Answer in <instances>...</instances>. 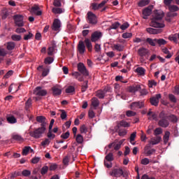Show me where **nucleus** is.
I'll return each instance as SVG.
<instances>
[{
    "label": "nucleus",
    "instance_id": "f257e3e1",
    "mask_svg": "<svg viewBox=\"0 0 179 179\" xmlns=\"http://www.w3.org/2000/svg\"><path fill=\"white\" fill-rule=\"evenodd\" d=\"M164 17V13L162 10H155L153 14V17L151 20L150 26L156 29H163L166 25L162 22V19Z\"/></svg>",
    "mask_w": 179,
    "mask_h": 179
},
{
    "label": "nucleus",
    "instance_id": "f03ea898",
    "mask_svg": "<svg viewBox=\"0 0 179 179\" xmlns=\"http://www.w3.org/2000/svg\"><path fill=\"white\" fill-rule=\"evenodd\" d=\"M158 118H159V120L158 121L159 127H162V128H167V127L170 125V122L167 120L169 116L166 115L164 111H162L159 114Z\"/></svg>",
    "mask_w": 179,
    "mask_h": 179
},
{
    "label": "nucleus",
    "instance_id": "7ed1b4c3",
    "mask_svg": "<svg viewBox=\"0 0 179 179\" xmlns=\"http://www.w3.org/2000/svg\"><path fill=\"white\" fill-rule=\"evenodd\" d=\"M47 130V127H39L36 129L34 131H30L29 135L32 138H35L36 139H38L43 136V134Z\"/></svg>",
    "mask_w": 179,
    "mask_h": 179
},
{
    "label": "nucleus",
    "instance_id": "20e7f679",
    "mask_svg": "<svg viewBox=\"0 0 179 179\" xmlns=\"http://www.w3.org/2000/svg\"><path fill=\"white\" fill-rule=\"evenodd\" d=\"M87 23H89V24L95 26V24H97V22H98L97 15L93 13V12L89 11L87 13Z\"/></svg>",
    "mask_w": 179,
    "mask_h": 179
},
{
    "label": "nucleus",
    "instance_id": "39448f33",
    "mask_svg": "<svg viewBox=\"0 0 179 179\" xmlns=\"http://www.w3.org/2000/svg\"><path fill=\"white\" fill-rule=\"evenodd\" d=\"M109 176L111 177H115L116 178H118V177H122V176H124L122 167L113 168L111 171L109 172Z\"/></svg>",
    "mask_w": 179,
    "mask_h": 179
},
{
    "label": "nucleus",
    "instance_id": "423d86ee",
    "mask_svg": "<svg viewBox=\"0 0 179 179\" xmlns=\"http://www.w3.org/2000/svg\"><path fill=\"white\" fill-rule=\"evenodd\" d=\"M77 69L78 72L81 73V75H83V76H89V70H87L86 66H85V64L79 62L77 64Z\"/></svg>",
    "mask_w": 179,
    "mask_h": 179
},
{
    "label": "nucleus",
    "instance_id": "0eeeda50",
    "mask_svg": "<svg viewBox=\"0 0 179 179\" xmlns=\"http://www.w3.org/2000/svg\"><path fill=\"white\" fill-rule=\"evenodd\" d=\"M15 24L18 27H23L24 26V22H23V15H15L13 16Z\"/></svg>",
    "mask_w": 179,
    "mask_h": 179
},
{
    "label": "nucleus",
    "instance_id": "6e6552de",
    "mask_svg": "<svg viewBox=\"0 0 179 179\" xmlns=\"http://www.w3.org/2000/svg\"><path fill=\"white\" fill-rule=\"evenodd\" d=\"M125 141V139H122L117 143L115 141L110 143L108 145V149H111L112 148H114V150H120L121 149V145L124 143Z\"/></svg>",
    "mask_w": 179,
    "mask_h": 179
},
{
    "label": "nucleus",
    "instance_id": "1a4fd4ad",
    "mask_svg": "<svg viewBox=\"0 0 179 179\" xmlns=\"http://www.w3.org/2000/svg\"><path fill=\"white\" fill-rule=\"evenodd\" d=\"M148 54H149V50H148L145 48H141L138 49V55H139V57H141L140 61L141 62H143V61H145V59H143V57H146L148 55Z\"/></svg>",
    "mask_w": 179,
    "mask_h": 179
},
{
    "label": "nucleus",
    "instance_id": "9d476101",
    "mask_svg": "<svg viewBox=\"0 0 179 179\" xmlns=\"http://www.w3.org/2000/svg\"><path fill=\"white\" fill-rule=\"evenodd\" d=\"M47 94H48L47 90H43V88H41V87H37L34 90V94H35V96H47Z\"/></svg>",
    "mask_w": 179,
    "mask_h": 179
},
{
    "label": "nucleus",
    "instance_id": "9b49d317",
    "mask_svg": "<svg viewBox=\"0 0 179 179\" xmlns=\"http://www.w3.org/2000/svg\"><path fill=\"white\" fill-rule=\"evenodd\" d=\"M148 120H149L150 121H159V117H157V114L156 112H153L152 111V109H149L148 113Z\"/></svg>",
    "mask_w": 179,
    "mask_h": 179
},
{
    "label": "nucleus",
    "instance_id": "f8f14e48",
    "mask_svg": "<svg viewBox=\"0 0 179 179\" xmlns=\"http://www.w3.org/2000/svg\"><path fill=\"white\" fill-rule=\"evenodd\" d=\"M160 99H162V94H156L155 96L151 97L150 99V101L152 106L157 107L159 106V100H160Z\"/></svg>",
    "mask_w": 179,
    "mask_h": 179
},
{
    "label": "nucleus",
    "instance_id": "ddd939ff",
    "mask_svg": "<svg viewBox=\"0 0 179 179\" xmlns=\"http://www.w3.org/2000/svg\"><path fill=\"white\" fill-rule=\"evenodd\" d=\"M102 36L103 34H101V32L94 31L91 36V41L92 43H96V41H99Z\"/></svg>",
    "mask_w": 179,
    "mask_h": 179
},
{
    "label": "nucleus",
    "instance_id": "4468645a",
    "mask_svg": "<svg viewBox=\"0 0 179 179\" xmlns=\"http://www.w3.org/2000/svg\"><path fill=\"white\" fill-rule=\"evenodd\" d=\"M145 103L143 101L133 102L130 105L131 110H138V108H143Z\"/></svg>",
    "mask_w": 179,
    "mask_h": 179
},
{
    "label": "nucleus",
    "instance_id": "2eb2a0df",
    "mask_svg": "<svg viewBox=\"0 0 179 179\" xmlns=\"http://www.w3.org/2000/svg\"><path fill=\"white\" fill-rule=\"evenodd\" d=\"M47 119L45 117L41 115V116H37L36 117V121L39 124H41V127L43 128H47V122H46Z\"/></svg>",
    "mask_w": 179,
    "mask_h": 179
},
{
    "label": "nucleus",
    "instance_id": "dca6fc26",
    "mask_svg": "<svg viewBox=\"0 0 179 179\" xmlns=\"http://www.w3.org/2000/svg\"><path fill=\"white\" fill-rule=\"evenodd\" d=\"M113 162L114 157H106L103 161V164L107 169H111V167H113Z\"/></svg>",
    "mask_w": 179,
    "mask_h": 179
},
{
    "label": "nucleus",
    "instance_id": "f3484780",
    "mask_svg": "<svg viewBox=\"0 0 179 179\" xmlns=\"http://www.w3.org/2000/svg\"><path fill=\"white\" fill-rule=\"evenodd\" d=\"M61 28V21L58 19H55L53 24L52 25V30L54 31H59V29Z\"/></svg>",
    "mask_w": 179,
    "mask_h": 179
},
{
    "label": "nucleus",
    "instance_id": "a211bd4d",
    "mask_svg": "<svg viewBox=\"0 0 179 179\" xmlns=\"http://www.w3.org/2000/svg\"><path fill=\"white\" fill-rule=\"evenodd\" d=\"M30 12L34 15H36V16H41L43 13L41 10H40V7H38V5H34V6H32Z\"/></svg>",
    "mask_w": 179,
    "mask_h": 179
},
{
    "label": "nucleus",
    "instance_id": "6ab92c4d",
    "mask_svg": "<svg viewBox=\"0 0 179 179\" xmlns=\"http://www.w3.org/2000/svg\"><path fill=\"white\" fill-rule=\"evenodd\" d=\"M152 6H148L143 10V18L148 19V16L152 15Z\"/></svg>",
    "mask_w": 179,
    "mask_h": 179
},
{
    "label": "nucleus",
    "instance_id": "aec40b11",
    "mask_svg": "<svg viewBox=\"0 0 179 179\" xmlns=\"http://www.w3.org/2000/svg\"><path fill=\"white\" fill-rule=\"evenodd\" d=\"M78 51L79 54L81 55L85 54V51H86V46L85 45V43L83 41H80L78 43Z\"/></svg>",
    "mask_w": 179,
    "mask_h": 179
},
{
    "label": "nucleus",
    "instance_id": "412c9836",
    "mask_svg": "<svg viewBox=\"0 0 179 179\" xmlns=\"http://www.w3.org/2000/svg\"><path fill=\"white\" fill-rule=\"evenodd\" d=\"M162 142V136H157L156 137H152L150 138L149 143L150 145H159V143Z\"/></svg>",
    "mask_w": 179,
    "mask_h": 179
},
{
    "label": "nucleus",
    "instance_id": "4be33fe9",
    "mask_svg": "<svg viewBox=\"0 0 179 179\" xmlns=\"http://www.w3.org/2000/svg\"><path fill=\"white\" fill-rule=\"evenodd\" d=\"M107 3V1H101L99 4H97L96 3H92V10H99V9H101L104 5Z\"/></svg>",
    "mask_w": 179,
    "mask_h": 179
},
{
    "label": "nucleus",
    "instance_id": "5701e85b",
    "mask_svg": "<svg viewBox=\"0 0 179 179\" xmlns=\"http://www.w3.org/2000/svg\"><path fill=\"white\" fill-rule=\"evenodd\" d=\"M63 169H65V166L64 165H58L57 164H51L49 167V170L50 171H54L55 170H62Z\"/></svg>",
    "mask_w": 179,
    "mask_h": 179
},
{
    "label": "nucleus",
    "instance_id": "b1692460",
    "mask_svg": "<svg viewBox=\"0 0 179 179\" xmlns=\"http://www.w3.org/2000/svg\"><path fill=\"white\" fill-rule=\"evenodd\" d=\"M71 76L77 79L78 82H83L84 78L83 76L78 71H74L71 73Z\"/></svg>",
    "mask_w": 179,
    "mask_h": 179
},
{
    "label": "nucleus",
    "instance_id": "393cba45",
    "mask_svg": "<svg viewBox=\"0 0 179 179\" xmlns=\"http://www.w3.org/2000/svg\"><path fill=\"white\" fill-rule=\"evenodd\" d=\"M29 153L33 154V153H34V150L29 146L24 147L22 150V156H27V155H29Z\"/></svg>",
    "mask_w": 179,
    "mask_h": 179
},
{
    "label": "nucleus",
    "instance_id": "a878e982",
    "mask_svg": "<svg viewBox=\"0 0 179 179\" xmlns=\"http://www.w3.org/2000/svg\"><path fill=\"white\" fill-rule=\"evenodd\" d=\"M177 38H178V34H171L168 37V40H169V41H172L175 44H178V40Z\"/></svg>",
    "mask_w": 179,
    "mask_h": 179
},
{
    "label": "nucleus",
    "instance_id": "bb28decb",
    "mask_svg": "<svg viewBox=\"0 0 179 179\" xmlns=\"http://www.w3.org/2000/svg\"><path fill=\"white\" fill-rule=\"evenodd\" d=\"M117 128H121V127H123V128H129L130 124L127 122L122 120L117 122Z\"/></svg>",
    "mask_w": 179,
    "mask_h": 179
},
{
    "label": "nucleus",
    "instance_id": "cd10ccee",
    "mask_svg": "<svg viewBox=\"0 0 179 179\" xmlns=\"http://www.w3.org/2000/svg\"><path fill=\"white\" fill-rule=\"evenodd\" d=\"M146 31L149 34H159L162 33V31L160 29H153V28H150V27L147 28Z\"/></svg>",
    "mask_w": 179,
    "mask_h": 179
},
{
    "label": "nucleus",
    "instance_id": "c85d7f7f",
    "mask_svg": "<svg viewBox=\"0 0 179 179\" xmlns=\"http://www.w3.org/2000/svg\"><path fill=\"white\" fill-rule=\"evenodd\" d=\"M85 43L88 51L92 52V50H93V45H92V41H90V39L85 38Z\"/></svg>",
    "mask_w": 179,
    "mask_h": 179
},
{
    "label": "nucleus",
    "instance_id": "c756f323",
    "mask_svg": "<svg viewBox=\"0 0 179 179\" xmlns=\"http://www.w3.org/2000/svg\"><path fill=\"white\" fill-rule=\"evenodd\" d=\"M155 152V149L149 150V146L148 145H146L144 148V153L145 154V156H150V155H153Z\"/></svg>",
    "mask_w": 179,
    "mask_h": 179
},
{
    "label": "nucleus",
    "instance_id": "7c9ffc66",
    "mask_svg": "<svg viewBox=\"0 0 179 179\" xmlns=\"http://www.w3.org/2000/svg\"><path fill=\"white\" fill-rule=\"evenodd\" d=\"M177 13H174L173 11H169L166 13V20L167 22H171V20L169 17H176L177 16Z\"/></svg>",
    "mask_w": 179,
    "mask_h": 179
},
{
    "label": "nucleus",
    "instance_id": "2f4dec72",
    "mask_svg": "<svg viewBox=\"0 0 179 179\" xmlns=\"http://www.w3.org/2000/svg\"><path fill=\"white\" fill-rule=\"evenodd\" d=\"M141 90V85H138L136 86H130L129 87V92L131 93H135L136 92H139Z\"/></svg>",
    "mask_w": 179,
    "mask_h": 179
},
{
    "label": "nucleus",
    "instance_id": "473e14b6",
    "mask_svg": "<svg viewBox=\"0 0 179 179\" xmlns=\"http://www.w3.org/2000/svg\"><path fill=\"white\" fill-rule=\"evenodd\" d=\"M162 51L164 54L167 55L165 57V58H166L167 59H170V58H171L173 57V53H170V51L169 50V49L167 48H162Z\"/></svg>",
    "mask_w": 179,
    "mask_h": 179
},
{
    "label": "nucleus",
    "instance_id": "72a5a7b5",
    "mask_svg": "<svg viewBox=\"0 0 179 179\" xmlns=\"http://www.w3.org/2000/svg\"><path fill=\"white\" fill-rule=\"evenodd\" d=\"M53 96H59L62 93V90L58 88V87H53L52 88Z\"/></svg>",
    "mask_w": 179,
    "mask_h": 179
},
{
    "label": "nucleus",
    "instance_id": "f704fd0d",
    "mask_svg": "<svg viewBox=\"0 0 179 179\" xmlns=\"http://www.w3.org/2000/svg\"><path fill=\"white\" fill-rule=\"evenodd\" d=\"M113 50H115L116 51H119L120 52L124 51V45L116 43L113 45Z\"/></svg>",
    "mask_w": 179,
    "mask_h": 179
},
{
    "label": "nucleus",
    "instance_id": "c9c22d12",
    "mask_svg": "<svg viewBox=\"0 0 179 179\" xmlns=\"http://www.w3.org/2000/svg\"><path fill=\"white\" fill-rule=\"evenodd\" d=\"M146 43H148L152 47H156L157 38L152 39L151 38H147Z\"/></svg>",
    "mask_w": 179,
    "mask_h": 179
},
{
    "label": "nucleus",
    "instance_id": "e433bc0d",
    "mask_svg": "<svg viewBox=\"0 0 179 179\" xmlns=\"http://www.w3.org/2000/svg\"><path fill=\"white\" fill-rule=\"evenodd\" d=\"M96 96L99 99H104V96H106V91L99 90L96 91Z\"/></svg>",
    "mask_w": 179,
    "mask_h": 179
},
{
    "label": "nucleus",
    "instance_id": "4c0bfd02",
    "mask_svg": "<svg viewBox=\"0 0 179 179\" xmlns=\"http://www.w3.org/2000/svg\"><path fill=\"white\" fill-rule=\"evenodd\" d=\"M166 6H168L169 10L170 12L174 13V12H178V10H179V8L176 5L169 4V5H166Z\"/></svg>",
    "mask_w": 179,
    "mask_h": 179
},
{
    "label": "nucleus",
    "instance_id": "58836bf2",
    "mask_svg": "<svg viewBox=\"0 0 179 179\" xmlns=\"http://www.w3.org/2000/svg\"><path fill=\"white\" fill-rule=\"evenodd\" d=\"M12 138L14 141H17V142H23L24 141V138L19 134H13Z\"/></svg>",
    "mask_w": 179,
    "mask_h": 179
},
{
    "label": "nucleus",
    "instance_id": "ea45409f",
    "mask_svg": "<svg viewBox=\"0 0 179 179\" xmlns=\"http://www.w3.org/2000/svg\"><path fill=\"white\" fill-rule=\"evenodd\" d=\"M150 3V0H141L138 2V5L141 8H143V6H146Z\"/></svg>",
    "mask_w": 179,
    "mask_h": 179
},
{
    "label": "nucleus",
    "instance_id": "a19ab883",
    "mask_svg": "<svg viewBox=\"0 0 179 179\" xmlns=\"http://www.w3.org/2000/svg\"><path fill=\"white\" fill-rule=\"evenodd\" d=\"M100 104V102L99 101V99L96 97H94L92 99V106L93 107H99V105Z\"/></svg>",
    "mask_w": 179,
    "mask_h": 179
},
{
    "label": "nucleus",
    "instance_id": "79ce46f5",
    "mask_svg": "<svg viewBox=\"0 0 179 179\" xmlns=\"http://www.w3.org/2000/svg\"><path fill=\"white\" fill-rule=\"evenodd\" d=\"M88 83H89V81L86 80L84 82L83 85L81 86L82 93H85V92L87 90V88L89 87V85H87Z\"/></svg>",
    "mask_w": 179,
    "mask_h": 179
},
{
    "label": "nucleus",
    "instance_id": "37998d69",
    "mask_svg": "<svg viewBox=\"0 0 179 179\" xmlns=\"http://www.w3.org/2000/svg\"><path fill=\"white\" fill-rule=\"evenodd\" d=\"M5 157H8L9 156H13V157H20V154H18V153H14L13 155H12V153H10V152H5L3 154V155Z\"/></svg>",
    "mask_w": 179,
    "mask_h": 179
},
{
    "label": "nucleus",
    "instance_id": "c03bdc74",
    "mask_svg": "<svg viewBox=\"0 0 179 179\" xmlns=\"http://www.w3.org/2000/svg\"><path fill=\"white\" fill-rule=\"evenodd\" d=\"M162 134H163V129L162 128L158 127V128H156L154 130V135L155 136H158L159 135H162Z\"/></svg>",
    "mask_w": 179,
    "mask_h": 179
},
{
    "label": "nucleus",
    "instance_id": "a18cd8bd",
    "mask_svg": "<svg viewBox=\"0 0 179 179\" xmlns=\"http://www.w3.org/2000/svg\"><path fill=\"white\" fill-rule=\"evenodd\" d=\"M15 42H8L7 43V50H8V51H12V50H15Z\"/></svg>",
    "mask_w": 179,
    "mask_h": 179
},
{
    "label": "nucleus",
    "instance_id": "49530a36",
    "mask_svg": "<svg viewBox=\"0 0 179 179\" xmlns=\"http://www.w3.org/2000/svg\"><path fill=\"white\" fill-rule=\"evenodd\" d=\"M136 72H137V73H138V75L143 76V75H145V70L143 67H138L136 69Z\"/></svg>",
    "mask_w": 179,
    "mask_h": 179
},
{
    "label": "nucleus",
    "instance_id": "de8ad7c7",
    "mask_svg": "<svg viewBox=\"0 0 179 179\" xmlns=\"http://www.w3.org/2000/svg\"><path fill=\"white\" fill-rule=\"evenodd\" d=\"M7 121L9 122V124H16V122H17V120L14 116L7 117Z\"/></svg>",
    "mask_w": 179,
    "mask_h": 179
},
{
    "label": "nucleus",
    "instance_id": "09e8293b",
    "mask_svg": "<svg viewBox=\"0 0 179 179\" xmlns=\"http://www.w3.org/2000/svg\"><path fill=\"white\" fill-rule=\"evenodd\" d=\"M169 139H170V131H166L164 136V143L166 144Z\"/></svg>",
    "mask_w": 179,
    "mask_h": 179
},
{
    "label": "nucleus",
    "instance_id": "8fccbe9b",
    "mask_svg": "<svg viewBox=\"0 0 179 179\" xmlns=\"http://www.w3.org/2000/svg\"><path fill=\"white\" fill-rule=\"evenodd\" d=\"M136 138V131L133 132L131 135H130V143H131V145H135V143H134V141H135V138Z\"/></svg>",
    "mask_w": 179,
    "mask_h": 179
},
{
    "label": "nucleus",
    "instance_id": "3c124183",
    "mask_svg": "<svg viewBox=\"0 0 179 179\" xmlns=\"http://www.w3.org/2000/svg\"><path fill=\"white\" fill-rule=\"evenodd\" d=\"M52 62H54V58L50 57H46L44 61V64H45V65H50L52 64Z\"/></svg>",
    "mask_w": 179,
    "mask_h": 179
},
{
    "label": "nucleus",
    "instance_id": "603ef678",
    "mask_svg": "<svg viewBox=\"0 0 179 179\" xmlns=\"http://www.w3.org/2000/svg\"><path fill=\"white\" fill-rule=\"evenodd\" d=\"M157 43L159 46L166 45V44H167V41L164 40V38H157Z\"/></svg>",
    "mask_w": 179,
    "mask_h": 179
},
{
    "label": "nucleus",
    "instance_id": "864d4df0",
    "mask_svg": "<svg viewBox=\"0 0 179 179\" xmlns=\"http://www.w3.org/2000/svg\"><path fill=\"white\" fill-rule=\"evenodd\" d=\"M76 141L77 143H83V136L81 134H78L76 137Z\"/></svg>",
    "mask_w": 179,
    "mask_h": 179
},
{
    "label": "nucleus",
    "instance_id": "5fc2aeb1",
    "mask_svg": "<svg viewBox=\"0 0 179 179\" xmlns=\"http://www.w3.org/2000/svg\"><path fill=\"white\" fill-rule=\"evenodd\" d=\"M11 39L13 41H20V40H22V36L13 34L11 36Z\"/></svg>",
    "mask_w": 179,
    "mask_h": 179
},
{
    "label": "nucleus",
    "instance_id": "6e6d98bb",
    "mask_svg": "<svg viewBox=\"0 0 179 179\" xmlns=\"http://www.w3.org/2000/svg\"><path fill=\"white\" fill-rule=\"evenodd\" d=\"M31 107V98H29L28 100L25 103V109L29 110V108Z\"/></svg>",
    "mask_w": 179,
    "mask_h": 179
},
{
    "label": "nucleus",
    "instance_id": "4d7b16f0",
    "mask_svg": "<svg viewBox=\"0 0 179 179\" xmlns=\"http://www.w3.org/2000/svg\"><path fill=\"white\" fill-rule=\"evenodd\" d=\"M168 118L169 120V121H171V122H177L178 120L177 119V116L174 115H171L169 116H168Z\"/></svg>",
    "mask_w": 179,
    "mask_h": 179
},
{
    "label": "nucleus",
    "instance_id": "13d9d810",
    "mask_svg": "<svg viewBox=\"0 0 179 179\" xmlns=\"http://www.w3.org/2000/svg\"><path fill=\"white\" fill-rule=\"evenodd\" d=\"M75 92V87L73 86H69L66 89V93H73Z\"/></svg>",
    "mask_w": 179,
    "mask_h": 179
},
{
    "label": "nucleus",
    "instance_id": "bf43d9fd",
    "mask_svg": "<svg viewBox=\"0 0 179 179\" xmlns=\"http://www.w3.org/2000/svg\"><path fill=\"white\" fill-rule=\"evenodd\" d=\"M52 12L53 13L58 14V13H62L63 10H62V8H53L52 10Z\"/></svg>",
    "mask_w": 179,
    "mask_h": 179
},
{
    "label": "nucleus",
    "instance_id": "052dcab7",
    "mask_svg": "<svg viewBox=\"0 0 179 179\" xmlns=\"http://www.w3.org/2000/svg\"><path fill=\"white\" fill-rule=\"evenodd\" d=\"M122 38H131L132 37V33L126 32L122 34Z\"/></svg>",
    "mask_w": 179,
    "mask_h": 179
},
{
    "label": "nucleus",
    "instance_id": "680f3d73",
    "mask_svg": "<svg viewBox=\"0 0 179 179\" xmlns=\"http://www.w3.org/2000/svg\"><path fill=\"white\" fill-rule=\"evenodd\" d=\"M71 134L69 133V131H66V133L62 134L60 136V138H62V139H68V138H69Z\"/></svg>",
    "mask_w": 179,
    "mask_h": 179
},
{
    "label": "nucleus",
    "instance_id": "e2e57ef3",
    "mask_svg": "<svg viewBox=\"0 0 179 179\" xmlns=\"http://www.w3.org/2000/svg\"><path fill=\"white\" fill-rule=\"evenodd\" d=\"M120 24L118 22H114L113 24H112V25L110 26V29H113V30H116V29H118V27H120Z\"/></svg>",
    "mask_w": 179,
    "mask_h": 179
},
{
    "label": "nucleus",
    "instance_id": "0e129e2a",
    "mask_svg": "<svg viewBox=\"0 0 179 179\" xmlns=\"http://www.w3.org/2000/svg\"><path fill=\"white\" fill-rule=\"evenodd\" d=\"M48 172V166H43L41 170V173L42 174V176H44V174H47Z\"/></svg>",
    "mask_w": 179,
    "mask_h": 179
},
{
    "label": "nucleus",
    "instance_id": "69168bd1",
    "mask_svg": "<svg viewBox=\"0 0 179 179\" xmlns=\"http://www.w3.org/2000/svg\"><path fill=\"white\" fill-rule=\"evenodd\" d=\"M80 134H86L87 132V127L85 124L82 125L80 128Z\"/></svg>",
    "mask_w": 179,
    "mask_h": 179
},
{
    "label": "nucleus",
    "instance_id": "338daca9",
    "mask_svg": "<svg viewBox=\"0 0 179 179\" xmlns=\"http://www.w3.org/2000/svg\"><path fill=\"white\" fill-rule=\"evenodd\" d=\"M30 174H31V172L29 170H24L22 171V175L24 177H29V176H30Z\"/></svg>",
    "mask_w": 179,
    "mask_h": 179
},
{
    "label": "nucleus",
    "instance_id": "774afa93",
    "mask_svg": "<svg viewBox=\"0 0 179 179\" xmlns=\"http://www.w3.org/2000/svg\"><path fill=\"white\" fill-rule=\"evenodd\" d=\"M127 132L125 129L119 130L118 135L119 136H125L127 135Z\"/></svg>",
    "mask_w": 179,
    "mask_h": 179
}]
</instances>
